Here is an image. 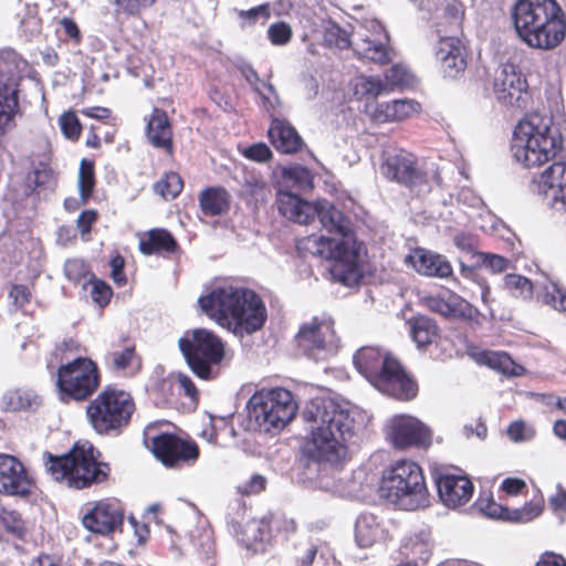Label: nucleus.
I'll return each instance as SVG.
<instances>
[{
  "instance_id": "f257e3e1",
  "label": "nucleus",
  "mask_w": 566,
  "mask_h": 566,
  "mask_svg": "<svg viewBox=\"0 0 566 566\" xmlns=\"http://www.w3.org/2000/svg\"><path fill=\"white\" fill-rule=\"evenodd\" d=\"M276 203L280 212L287 219L308 223L317 216L328 235H308L303 247L311 254L332 261V277L345 286H354L363 277V264L366 251L352 230L349 220L327 200L310 203L298 196L277 190Z\"/></svg>"
},
{
  "instance_id": "f03ea898",
  "label": "nucleus",
  "mask_w": 566,
  "mask_h": 566,
  "mask_svg": "<svg viewBox=\"0 0 566 566\" xmlns=\"http://www.w3.org/2000/svg\"><path fill=\"white\" fill-rule=\"evenodd\" d=\"M306 431L304 453L317 461H343L356 432L355 411L345 402L316 398L303 410Z\"/></svg>"
},
{
  "instance_id": "7ed1b4c3",
  "label": "nucleus",
  "mask_w": 566,
  "mask_h": 566,
  "mask_svg": "<svg viewBox=\"0 0 566 566\" xmlns=\"http://www.w3.org/2000/svg\"><path fill=\"white\" fill-rule=\"evenodd\" d=\"M198 302L203 313L238 336L259 331L266 319V308L261 297L233 282L216 284Z\"/></svg>"
},
{
  "instance_id": "20e7f679",
  "label": "nucleus",
  "mask_w": 566,
  "mask_h": 566,
  "mask_svg": "<svg viewBox=\"0 0 566 566\" xmlns=\"http://www.w3.org/2000/svg\"><path fill=\"white\" fill-rule=\"evenodd\" d=\"M511 15L518 38L532 49L554 50L565 39L566 21L556 0H517Z\"/></svg>"
},
{
  "instance_id": "39448f33",
  "label": "nucleus",
  "mask_w": 566,
  "mask_h": 566,
  "mask_svg": "<svg viewBox=\"0 0 566 566\" xmlns=\"http://www.w3.org/2000/svg\"><path fill=\"white\" fill-rule=\"evenodd\" d=\"M563 136L552 114L534 112L520 120L513 132L511 151L525 168L539 167L562 150Z\"/></svg>"
},
{
  "instance_id": "423d86ee",
  "label": "nucleus",
  "mask_w": 566,
  "mask_h": 566,
  "mask_svg": "<svg viewBox=\"0 0 566 566\" xmlns=\"http://www.w3.org/2000/svg\"><path fill=\"white\" fill-rule=\"evenodd\" d=\"M354 365L378 391L408 401L417 396V384L410 378L399 361L379 347L367 346L356 352Z\"/></svg>"
},
{
  "instance_id": "0eeeda50",
  "label": "nucleus",
  "mask_w": 566,
  "mask_h": 566,
  "mask_svg": "<svg viewBox=\"0 0 566 566\" xmlns=\"http://www.w3.org/2000/svg\"><path fill=\"white\" fill-rule=\"evenodd\" d=\"M379 494L403 511H416L429 505L422 469L408 459L397 460L382 471Z\"/></svg>"
},
{
  "instance_id": "6e6552de",
  "label": "nucleus",
  "mask_w": 566,
  "mask_h": 566,
  "mask_svg": "<svg viewBox=\"0 0 566 566\" xmlns=\"http://www.w3.org/2000/svg\"><path fill=\"white\" fill-rule=\"evenodd\" d=\"M45 467L55 481L76 490L104 482L111 471L107 463L97 461L96 451L88 441L76 442L62 457L49 455Z\"/></svg>"
},
{
  "instance_id": "1a4fd4ad",
  "label": "nucleus",
  "mask_w": 566,
  "mask_h": 566,
  "mask_svg": "<svg viewBox=\"0 0 566 566\" xmlns=\"http://www.w3.org/2000/svg\"><path fill=\"white\" fill-rule=\"evenodd\" d=\"M296 411L292 392L283 388L261 389L248 402L250 426L265 433L281 431Z\"/></svg>"
},
{
  "instance_id": "9d476101",
  "label": "nucleus",
  "mask_w": 566,
  "mask_h": 566,
  "mask_svg": "<svg viewBox=\"0 0 566 566\" xmlns=\"http://www.w3.org/2000/svg\"><path fill=\"white\" fill-rule=\"evenodd\" d=\"M179 348L191 368L201 379L218 376L217 367L226 358L224 343L206 328L188 331L178 340Z\"/></svg>"
},
{
  "instance_id": "9b49d317",
  "label": "nucleus",
  "mask_w": 566,
  "mask_h": 566,
  "mask_svg": "<svg viewBox=\"0 0 566 566\" xmlns=\"http://www.w3.org/2000/svg\"><path fill=\"white\" fill-rule=\"evenodd\" d=\"M135 410L132 396L120 389H104L87 407V417L98 433L125 427Z\"/></svg>"
},
{
  "instance_id": "f8f14e48",
  "label": "nucleus",
  "mask_w": 566,
  "mask_h": 566,
  "mask_svg": "<svg viewBox=\"0 0 566 566\" xmlns=\"http://www.w3.org/2000/svg\"><path fill=\"white\" fill-rule=\"evenodd\" d=\"M55 384L61 401L85 400L99 385L97 366L90 358H75L60 366Z\"/></svg>"
},
{
  "instance_id": "ddd939ff",
  "label": "nucleus",
  "mask_w": 566,
  "mask_h": 566,
  "mask_svg": "<svg viewBox=\"0 0 566 566\" xmlns=\"http://www.w3.org/2000/svg\"><path fill=\"white\" fill-rule=\"evenodd\" d=\"M298 348L307 357L324 361L337 354L339 339L331 316L323 314L303 323L296 335Z\"/></svg>"
},
{
  "instance_id": "4468645a",
  "label": "nucleus",
  "mask_w": 566,
  "mask_h": 566,
  "mask_svg": "<svg viewBox=\"0 0 566 566\" xmlns=\"http://www.w3.org/2000/svg\"><path fill=\"white\" fill-rule=\"evenodd\" d=\"M27 71L28 63L18 53H0V132L11 126L18 112L19 80Z\"/></svg>"
},
{
  "instance_id": "2eb2a0df",
  "label": "nucleus",
  "mask_w": 566,
  "mask_h": 566,
  "mask_svg": "<svg viewBox=\"0 0 566 566\" xmlns=\"http://www.w3.org/2000/svg\"><path fill=\"white\" fill-rule=\"evenodd\" d=\"M388 34L376 19L357 21L352 30V48L361 57L375 63L391 61L392 51L388 46Z\"/></svg>"
},
{
  "instance_id": "dca6fc26",
  "label": "nucleus",
  "mask_w": 566,
  "mask_h": 566,
  "mask_svg": "<svg viewBox=\"0 0 566 566\" xmlns=\"http://www.w3.org/2000/svg\"><path fill=\"white\" fill-rule=\"evenodd\" d=\"M381 175L411 189L422 190L428 185V176L420 167L418 158L402 148H389L382 153Z\"/></svg>"
},
{
  "instance_id": "f3484780",
  "label": "nucleus",
  "mask_w": 566,
  "mask_h": 566,
  "mask_svg": "<svg viewBox=\"0 0 566 566\" xmlns=\"http://www.w3.org/2000/svg\"><path fill=\"white\" fill-rule=\"evenodd\" d=\"M388 442L397 450L412 447L427 448L431 443L430 429L418 418L408 413L391 416L385 426Z\"/></svg>"
},
{
  "instance_id": "a211bd4d",
  "label": "nucleus",
  "mask_w": 566,
  "mask_h": 566,
  "mask_svg": "<svg viewBox=\"0 0 566 566\" xmlns=\"http://www.w3.org/2000/svg\"><path fill=\"white\" fill-rule=\"evenodd\" d=\"M494 95L504 106L525 109L531 101L526 75L512 63L502 65L494 80Z\"/></svg>"
},
{
  "instance_id": "6ab92c4d",
  "label": "nucleus",
  "mask_w": 566,
  "mask_h": 566,
  "mask_svg": "<svg viewBox=\"0 0 566 566\" xmlns=\"http://www.w3.org/2000/svg\"><path fill=\"white\" fill-rule=\"evenodd\" d=\"M533 190L556 212H566V161H555L532 179Z\"/></svg>"
},
{
  "instance_id": "aec40b11",
  "label": "nucleus",
  "mask_w": 566,
  "mask_h": 566,
  "mask_svg": "<svg viewBox=\"0 0 566 566\" xmlns=\"http://www.w3.org/2000/svg\"><path fill=\"white\" fill-rule=\"evenodd\" d=\"M153 452L167 467L193 463L199 457V448L196 442L168 433L159 434L153 439Z\"/></svg>"
},
{
  "instance_id": "412c9836",
  "label": "nucleus",
  "mask_w": 566,
  "mask_h": 566,
  "mask_svg": "<svg viewBox=\"0 0 566 566\" xmlns=\"http://www.w3.org/2000/svg\"><path fill=\"white\" fill-rule=\"evenodd\" d=\"M433 476L439 497L446 506L457 509L471 500L473 484L468 476L447 471H436Z\"/></svg>"
},
{
  "instance_id": "4be33fe9",
  "label": "nucleus",
  "mask_w": 566,
  "mask_h": 566,
  "mask_svg": "<svg viewBox=\"0 0 566 566\" xmlns=\"http://www.w3.org/2000/svg\"><path fill=\"white\" fill-rule=\"evenodd\" d=\"M123 521L124 513L118 502L101 501L83 516L82 523L92 533L108 535L119 530Z\"/></svg>"
},
{
  "instance_id": "5701e85b",
  "label": "nucleus",
  "mask_w": 566,
  "mask_h": 566,
  "mask_svg": "<svg viewBox=\"0 0 566 566\" xmlns=\"http://www.w3.org/2000/svg\"><path fill=\"white\" fill-rule=\"evenodd\" d=\"M32 480L23 464L14 457L0 454V493L6 495H27Z\"/></svg>"
},
{
  "instance_id": "b1692460",
  "label": "nucleus",
  "mask_w": 566,
  "mask_h": 566,
  "mask_svg": "<svg viewBox=\"0 0 566 566\" xmlns=\"http://www.w3.org/2000/svg\"><path fill=\"white\" fill-rule=\"evenodd\" d=\"M510 260L500 254L481 251V253L474 254L473 265H468L460 261V274L462 277L478 283L481 290V298L484 303H486L490 294V287L486 282L481 279L480 274L476 272V269L484 266L490 272L497 274L506 271L510 268Z\"/></svg>"
},
{
  "instance_id": "393cba45",
  "label": "nucleus",
  "mask_w": 566,
  "mask_h": 566,
  "mask_svg": "<svg viewBox=\"0 0 566 566\" xmlns=\"http://www.w3.org/2000/svg\"><path fill=\"white\" fill-rule=\"evenodd\" d=\"M406 262L421 275L446 279L452 274V266L444 256L426 249L413 250Z\"/></svg>"
},
{
  "instance_id": "a878e982",
  "label": "nucleus",
  "mask_w": 566,
  "mask_h": 566,
  "mask_svg": "<svg viewBox=\"0 0 566 566\" xmlns=\"http://www.w3.org/2000/svg\"><path fill=\"white\" fill-rule=\"evenodd\" d=\"M269 137L273 146L285 154L295 153L302 145L297 132L289 123L279 118L272 120Z\"/></svg>"
},
{
  "instance_id": "bb28decb",
  "label": "nucleus",
  "mask_w": 566,
  "mask_h": 566,
  "mask_svg": "<svg viewBox=\"0 0 566 566\" xmlns=\"http://www.w3.org/2000/svg\"><path fill=\"white\" fill-rule=\"evenodd\" d=\"M172 132L168 117L164 111L155 108L147 123V138L158 148L171 151Z\"/></svg>"
},
{
  "instance_id": "cd10ccee",
  "label": "nucleus",
  "mask_w": 566,
  "mask_h": 566,
  "mask_svg": "<svg viewBox=\"0 0 566 566\" xmlns=\"http://www.w3.org/2000/svg\"><path fill=\"white\" fill-rule=\"evenodd\" d=\"M238 539L254 553L263 552L270 541V526L264 520H250L242 526Z\"/></svg>"
},
{
  "instance_id": "c85d7f7f",
  "label": "nucleus",
  "mask_w": 566,
  "mask_h": 566,
  "mask_svg": "<svg viewBox=\"0 0 566 566\" xmlns=\"http://www.w3.org/2000/svg\"><path fill=\"white\" fill-rule=\"evenodd\" d=\"M543 512L542 502H531L521 509L510 511L497 504H490L485 510L486 515L494 518H503L516 523H528L539 516Z\"/></svg>"
},
{
  "instance_id": "c756f323",
  "label": "nucleus",
  "mask_w": 566,
  "mask_h": 566,
  "mask_svg": "<svg viewBox=\"0 0 566 566\" xmlns=\"http://www.w3.org/2000/svg\"><path fill=\"white\" fill-rule=\"evenodd\" d=\"M476 359L481 365H486L509 377H518L525 373V368L504 352L481 350Z\"/></svg>"
},
{
  "instance_id": "7c9ffc66",
  "label": "nucleus",
  "mask_w": 566,
  "mask_h": 566,
  "mask_svg": "<svg viewBox=\"0 0 566 566\" xmlns=\"http://www.w3.org/2000/svg\"><path fill=\"white\" fill-rule=\"evenodd\" d=\"M176 248V240L164 229L150 230L139 240V250L146 255L160 252H174Z\"/></svg>"
},
{
  "instance_id": "2f4dec72",
  "label": "nucleus",
  "mask_w": 566,
  "mask_h": 566,
  "mask_svg": "<svg viewBox=\"0 0 566 566\" xmlns=\"http://www.w3.org/2000/svg\"><path fill=\"white\" fill-rule=\"evenodd\" d=\"M381 535V527L374 514H360L355 523V541L361 548L370 547Z\"/></svg>"
},
{
  "instance_id": "473e14b6",
  "label": "nucleus",
  "mask_w": 566,
  "mask_h": 566,
  "mask_svg": "<svg viewBox=\"0 0 566 566\" xmlns=\"http://www.w3.org/2000/svg\"><path fill=\"white\" fill-rule=\"evenodd\" d=\"M350 90L358 99H376L386 92V84L378 76L358 75L350 82Z\"/></svg>"
},
{
  "instance_id": "72a5a7b5",
  "label": "nucleus",
  "mask_w": 566,
  "mask_h": 566,
  "mask_svg": "<svg viewBox=\"0 0 566 566\" xmlns=\"http://www.w3.org/2000/svg\"><path fill=\"white\" fill-rule=\"evenodd\" d=\"M200 206L205 214L219 216L229 208V195L222 188H210L202 192Z\"/></svg>"
},
{
  "instance_id": "f704fd0d",
  "label": "nucleus",
  "mask_w": 566,
  "mask_h": 566,
  "mask_svg": "<svg viewBox=\"0 0 566 566\" xmlns=\"http://www.w3.org/2000/svg\"><path fill=\"white\" fill-rule=\"evenodd\" d=\"M537 298L556 311L566 312V290L556 282H543L538 287Z\"/></svg>"
},
{
  "instance_id": "c9c22d12",
  "label": "nucleus",
  "mask_w": 566,
  "mask_h": 566,
  "mask_svg": "<svg viewBox=\"0 0 566 566\" xmlns=\"http://www.w3.org/2000/svg\"><path fill=\"white\" fill-rule=\"evenodd\" d=\"M158 0H108L118 18H138Z\"/></svg>"
},
{
  "instance_id": "e433bc0d",
  "label": "nucleus",
  "mask_w": 566,
  "mask_h": 566,
  "mask_svg": "<svg viewBox=\"0 0 566 566\" xmlns=\"http://www.w3.org/2000/svg\"><path fill=\"white\" fill-rule=\"evenodd\" d=\"M410 334L419 348L424 347L436 338L437 326L430 318L421 316L410 322Z\"/></svg>"
},
{
  "instance_id": "4c0bfd02",
  "label": "nucleus",
  "mask_w": 566,
  "mask_h": 566,
  "mask_svg": "<svg viewBox=\"0 0 566 566\" xmlns=\"http://www.w3.org/2000/svg\"><path fill=\"white\" fill-rule=\"evenodd\" d=\"M504 289L514 297L530 300L533 296L534 285L525 276L511 273L503 279Z\"/></svg>"
},
{
  "instance_id": "58836bf2",
  "label": "nucleus",
  "mask_w": 566,
  "mask_h": 566,
  "mask_svg": "<svg viewBox=\"0 0 566 566\" xmlns=\"http://www.w3.org/2000/svg\"><path fill=\"white\" fill-rule=\"evenodd\" d=\"M283 182L300 190H308L313 187V176L303 166H290L283 169Z\"/></svg>"
},
{
  "instance_id": "ea45409f",
  "label": "nucleus",
  "mask_w": 566,
  "mask_h": 566,
  "mask_svg": "<svg viewBox=\"0 0 566 566\" xmlns=\"http://www.w3.org/2000/svg\"><path fill=\"white\" fill-rule=\"evenodd\" d=\"M77 186L81 203L85 205L92 196L95 186L94 165L87 159L81 160Z\"/></svg>"
},
{
  "instance_id": "a19ab883",
  "label": "nucleus",
  "mask_w": 566,
  "mask_h": 566,
  "mask_svg": "<svg viewBox=\"0 0 566 566\" xmlns=\"http://www.w3.org/2000/svg\"><path fill=\"white\" fill-rule=\"evenodd\" d=\"M36 396L25 389H10L2 397V403L8 410H20L31 407Z\"/></svg>"
},
{
  "instance_id": "79ce46f5",
  "label": "nucleus",
  "mask_w": 566,
  "mask_h": 566,
  "mask_svg": "<svg viewBox=\"0 0 566 566\" xmlns=\"http://www.w3.org/2000/svg\"><path fill=\"white\" fill-rule=\"evenodd\" d=\"M324 42L329 48L339 50L352 48V33L343 30L334 22H326L324 25Z\"/></svg>"
},
{
  "instance_id": "37998d69",
  "label": "nucleus",
  "mask_w": 566,
  "mask_h": 566,
  "mask_svg": "<svg viewBox=\"0 0 566 566\" xmlns=\"http://www.w3.org/2000/svg\"><path fill=\"white\" fill-rule=\"evenodd\" d=\"M184 184L181 177L176 172H168L154 186L156 193L164 199H174L182 190Z\"/></svg>"
},
{
  "instance_id": "c03bdc74",
  "label": "nucleus",
  "mask_w": 566,
  "mask_h": 566,
  "mask_svg": "<svg viewBox=\"0 0 566 566\" xmlns=\"http://www.w3.org/2000/svg\"><path fill=\"white\" fill-rule=\"evenodd\" d=\"M83 289L88 291L92 301L101 307L107 305L113 295L111 286L94 275L83 284Z\"/></svg>"
},
{
  "instance_id": "a18cd8bd",
  "label": "nucleus",
  "mask_w": 566,
  "mask_h": 566,
  "mask_svg": "<svg viewBox=\"0 0 566 566\" xmlns=\"http://www.w3.org/2000/svg\"><path fill=\"white\" fill-rule=\"evenodd\" d=\"M0 527L11 533L13 536L22 538L27 532L24 521L20 514L13 510H0Z\"/></svg>"
},
{
  "instance_id": "49530a36",
  "label": "nucleus",
  "mask_w": 566,
  "mask_h": 566,
  "mask_svg": "<svg viewBox=\"0 0 566 566\" xmlns=\"http://www.w3.org/2000/svg\"><path fill=\"white\" fill-rule=\"evenodd\" d=\"M462 52H464V46L462 45L461 41L454 36L441 38L434 48L436 59L439 64L447 59Z\"/></svg>"
},
{
  "instance_id": "de8ad7c7",
  "label": "nucleus",
  "mask_w": 566,
  "mask_h": 566,
  "mask_svg": "<svg viewBox=\"0 0 566 566\" xmlns=\"http://www.w3.org/2000/svg\"><path fill=\"white\" fill-rule=\"evenodd\" d=\"M237 15L243 27L254 25L258 22L264 24L271 17V7L264 3L249 10H238Z\"/></svg>"
},
{
  "instance_id": "09e8293b",
  "label": "nucleus",
  "mask_w": 566,
  "mask_h": 566,
  "mask_svg": "<svg viewBox=\"0 0 566 566\" xmlns=\"http://www.w3.org/2000/svg\"><path fill=\"white\" fill-rule=\"evenodd\" d=\"M448 300L450 305V317L473 319L478 315V310L461 296L450 294Z\"/></svg>"
},
{
  "instance_id": "8fccbe9b",
  "label": "nucleus",
  "mask_w": 566,
  "mask_h": 566,
  "mask_svg": "<svg viewBox=\"0 0 566 566\" xmlns=\"http://www.w3.org/2000/svg\"><path fill=\"white\" fill-rule=\"evenodd\" d=\"M386 81L391 86L407 87L413 84L415 76L407 66L396 64L387 71Z\"/></svg>"
},
{
  "instance_id": "3c124183",
  "label": "nucleus",
  "mask_w": 566,
  "mask_h": 566,
  "mask_svg": "<svg viewBox=\"0 0 566 566\" xmlns=\"http://www.w3.org/2000/svg\"><path fill=\"white\" fill-rule=\"evenodd\" d=\"M392 122H400L410 118L420 111V105L413 99L391 101Z\"/></svg>"
},
{
  "instance_id": "603ef678",
  "label": "nucleus",
  "mask_w": 566,
  "mask_h": 566,
  "mask_svg": "<svg viewBox=\"0 0 566 566\" xmlns=\"http://www.w3.org/2000/svg\"><path fill=\"white\" fill-rule=\"evenodd\" d=\"M453 243L460 251L470 255L471 265H473L474 254L481 253V251L478 250V238L471 233L458 232L453 237Z\"/></svg>"
},
{
  "instance_id": "864d4df0",
  "label": "nucleus",
  "mask_w": 566,
  "mask_h": 566,
  "mask_svg": "<svg viewBox=\"0 0 566 566\" xmlns=\"http://www.w3.org/2000/svg\"><path fill=\"white\" fill-rule=\"evenodd\" d=\"M292 35V28L283 21L273 23L268 29V39L276 46L286 45L291 41Z\"/></svg>"
},
{
  "instance_id": "5fc2aeb1",
  "label": "nucleus",
  "mask_w": 566,
  "mask_h": 566,
  "mask_svg": "<svg viewBox=\"0 0 566 566\" xmlns=\"http://www.w3.org/2000/svg\"><path fill=\"white\" fill-rule=\"evenodd\" d=\"M465 67L464 52L455 54L440 63V70L446 78H457L464 72Z\"/></svg>"
},
{
  "instance_id": "6e6d98bb",
  "label": "nucleus",
  "mask_w": 566,
  "mask_h": 566,
  "mask_svg": "<svg viewBox=\"0 0 566 566\" xmlns=\"http://www.w3.org/2000/svg\"><path fill=\"white\" fill-rule=\"evenodd\" d=\"M391 111V101L381 103H367L365 105V113L367 116L377 123L392 122Z\"/></svg>"
},
{
  "instance_id": "4d7b16f0",
  "label": "nucleus",
  "mask_w": 566,
  "mask_h": 566,
  "mask_svg": "<svg viewBox=\"0 0 566 566\" xmlns=\"http://www.w3.org/2000/svg\"><path fill=\"white\" fill-rule=\"evenodd\" d=\"M506 433L512 441L524 442L532 440L536 432L532 426L522 420H516L509 426Z\"/></svg>"
},
{
  "instance_id": "13d9d810",
  "label": "nucleus",
  "mask_w": 566,
  "mask_h": 566,
  "mask_svg": "<svg viewBox=\"0 0 566 566\" xmlns=\"http://www.w3.org/2000/svg\"><path fill=\"white\" fill-rule=\"evenodd\" d=\"M64 274L70 281L78 283L86 279L90 269L83 260L70 259L64 264Z\"/></svg>"
},
{
  "instance_id": "bf43d9fd",
  "label": "nucleus",
  "mask_w": 566,
  "mask_h": 566,
  "mask_svg": "<svg viewBox=\"0 0 566 566\" xmlns=\"http://www.w3.org/2000/svg\"><path fill=\"white\" fill-rule=\"evenodd\" d=\"M21 28L29 36H34L41 32V20L38 17V9L35 6H28L25 8V15L21 19Z\"/></svg>"
},
{
  "instance_id": "052dcab7",
  "label": "nucleus",
  "mask_w": 566,
  "mask_h": 566,
  "mask_svg": "<svg viewBox=\"0 0 566 566\" xmlns=\"http://www.w3.org/2000/svg\"><path fill=\"white\" fill-rule=\"evenodd\" d=\"M60 126L63 134L70 139H76L81 134L80 122L72 112L64 113L60 117Z\"/></svg>"
},
{
  "instance_id": "680f3d73",
  "label": "nucleus",
  "mask_w": 566,
  "mask_h": 566,
  "mask_svg": "<svg viewBox=\"0 0 566 566\" xmlns=\"http://www.w3.org/2000/svg\"><path fill=\"white\" fill-rule=\"evenodd\" d=\"M256 93L262 98L263 106L268 112L274 111L280 105L279 95L271 84L261 83V86H256Z\"/></svg>"
},
{
  "instance_id": "e2e57ef3",
  "label": "nucleus",
  "mask_w": 566,
  "mask_h": 566,
  "mask_svg": "<svg viewBox=\"0 0 566 566\" xmlns=\"http://www.w3.org/2000/svg\"><path fill=\"white\" fill-rule=\"evenodd\" d=\"M244 190L247 193L252 196L256 201L265 200L269 192V188L265 181L254 176H251L245 179Z\"/></svg>"
},
{
  "instance_id": "0e129e2a",
  "label": "nucleus",
  "mask_w": 566,
  "mask_h": 566,
  "mask_svg": "<svg viewBox=\"0 0 566 566\" xmlns=\"http://www.w3.org/2000/svg\"><path fill=\"white\" fill-rule=\"evenodd\" d=\"M265 485L266 479L261 474H254L248 481L240 483L237 489L242 495H253L263 491Z\"/></svg>"
},
{
  "instance_id": "69168bd1",
  "label": "nucleus",
  "mask_w": 566,
  "mask_h": 566,
  "mask_svg": "<svg viewBox=\"0 0 566 566\" xmlns=\"http://www.w3.org/2000/svg\"><path fill=\"white\" fill-rule=\"evenodd\" d=\"M134 357L135 352L132 347H126L122 352H116L109 355L112 366L116 370L126 369L132 364Z\"/></svg>"
},
{
  "instance_id": "338daca9",
  "label": "nucleus",
  "mask_w": 566,
  "mask_h": 566,
  "mask_svg": "<svg viewBox=\"0 0 566 566\" xmlns=\"http://www.w3.org/2000/svg\"><path fill=\"white\" fill-rule=\"evenodd\" d=\"M444 14L450 24L458 27L464 17V6L458 0H450L444 7Z\"/></svg>"
},
{
  "instance_id": "774afa93",
  "label": "nucleus",
  "mask_w": 566,
  "mask_h": 566,
  "mask_svg": "<svg viewBox=\"0 0 566 566\" xmlns=\"http://www.w3.org/2000/svg\"><path fill=\"white\" fill-rule=\"evenodd\" d=\"M242 154L247 158L259 163L266 161L271 157L270 148L263 143L254 144L250 147L244 148Z\"/></svg>"
}]
</instances>
